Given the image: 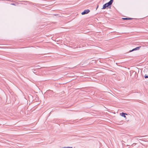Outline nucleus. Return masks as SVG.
Returning <instances> with one entry per match:
<instances>
[{
  "mask_svg": "<svg viewBox=\"0 0 148 148\" xmlns=\"http://www.w3.org/2000/svg\"><path fill=\"white\" fill-rule=\"evenodd\" d=\"M112 74H114V73H112Z\"/></svg>",
  "mask_w": 148,
  "mask_h": 148,
  "instance_id": "obj_13",
  "label": "nucleus"
},
{
  "mask_svg": "<svg viewBox=\"0 0 148 148\" xmlns=\"http://www.w3.org/2000/svg\"><path fill=\"white\" fill-rule=\"evenodd\" d=\"M90 10L88 9L85 10L84 12L81 13L82 15H84L90 12Z\"/></svg>",
  "mask_w": 148,
  "mask_h": 148,
  "instance_id": "obj_2",
  "label": "nucleus"
},
{
  "mask_svg": "<svg viewBox=\"0 0 148 148\" xmlns=\"http://www.w3.org/2000/svg\"><path fill=\"white\" fill-rule=\"evenodd\" d=\"M111 7V0L110 1L107 3H106L105 4H104L103 6V8H102V9H104L106 8H110Z\"/></svg>",
  "mask_w": 148,
  "mask_h": 148,
  "instance_id": "obj_1",
  "label": "nucleus"
},
{
  "mask_svg": "<svg viewBox=\"0 0 148 148\" xmlns=\"http://www.w3.org/2000/svg\"><path fill=\"white\" fill-rule=\"evenodd\" d=\"M111 112H112V113H114L113 112H112V111Z\"/></svg>",
  "mask_w": 148,
  "mask_h": 148,
  "instance_id": "obj_12",
  "label": "nucleus"
},
{
  "mask_svg": "<svg viewBox=\"0 0 148 148\" xmlns=\"http://www.w3.org/2000/svg\"><path fill=\"white\" fill-rule=\"evenodd\" d=\"M122 19L124 20H128V18H122Z\"/></svg>",
  "mask_w": 148,
  "mask_h": 148,
  "instance_id": "obj_8",
  "label": "nucleus"
},
{
  "mask_svg": "<svg viewBox=\"0 0 148 148\" xmlns=\"http://www.w3.org/2000/svg\"><path fill=\"white\" fill-rule=\"evenodd\" d=\"M113 2V0H112V3Z\"/></svg>",
  "mask_w": 148,
  "mask_h": 148,
  "instance_id": "obj_11",
  "label": "nucleus"
},
{
  "mask_svg": "<svg viewBox=\"0 0 148 148\" xmlns=\"http://www.w3.org/2000/svg\"><path fill=\"white\" fill-rule=\"evenodd\" d=\"M144 77L146 79L148 78V75H145L144 76Z\"/></svg>",
  "mask_w": 148,
  "mask_h": 148,
  "instance_id": "obj_7",
  "label": "nucleus"
},
{
  "mask_svg": "<svg viewBox=\"0 0 148 148\" xmlns=\"http://www.w3.org/2000/svg\"><path fill=\"white\" fill-rule=\"evenodd\" d=\"M140 47H141L140 46L137 47H136V48L132 49V50H131L129 52H131L134 51L138 50L140 48Z\"/></svg>",
  "mask_w": 148,
  "mask_h": 148,
  "instance_id": "obj_3",
  "label": "nucleus"
},
{
  "mask_svg": "<svg viewBox=\"0 0 148 148\" xmlns=\"http://www.w3.org/2000/svg\"><path fill=\"white\" fill-rule=\"evenodd\" d=\"M72 147H62L61 148H72Z\"/></svg>",
  "mask_w": 148,
  "mask_h": 148,
  "instance_id": "obj_6",
  "label": "nucleus"
},
{
  "mask_svg": "<svg viewBox=\"0 0 148 148\" xmlns=\"http://www.w3.org/2000/svg\"><path fill=\"white\" fill-rule=\"evenodd\" d=\"M125 115H127V114L126 113H125L124 112H122L121 114V116H123L124 117H125L126 116H125Z\"/></svg>",
  "mask_w": 148,
  "mask_h": 148,
  "instance_id": "obj_4",
  "label": "nucleus"
},
{
  "mask_svg": "<svg viewBox=\"0 0 148 148\" xmlns=\"http://www.w3.org/2000/svg\"><path fill=\"white\" fill-rule=\"evenodd\" d=\"M116 75V74H112V78H115Z\"/></svg>",
  "mask_w": 148,
  "mask_h": 148,
  "instance_id": "obj_5",
  "label": "nucleus"
},
{
  "mask_svg": "<svg viewBox=\"0 0 148 148\" xmlns=\"http://www.w3.org/2000/svg\"><path fill=\"white\" fill-rule=\"evenodd\" d=\"M136 144L135 143H134L132 145V147H133L134 145H135Z\"/></svg>",
  "mask_w": 148,
  "mask_h": 148,
  "instance_id": "obj_9",
  "label": "nucleus"
},
{
  "mask_svg": "<svg viewBox=\"0 0 148 148\" xmlns=\"http://www.w3.org/2000/svg\"><path fill=\"white\" fill-rule=\"evenodd\" d=\"M132 18H128V20H131L132 19Z\"/></svg>",
  "mask_w": 148,
  "mask_h": 148,
  "instance_id": "obj_10",
  "label": "nucleus"
}]
</instances>
